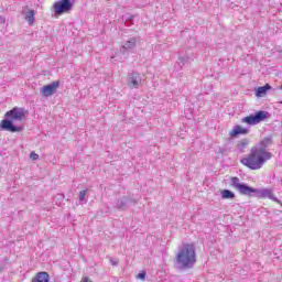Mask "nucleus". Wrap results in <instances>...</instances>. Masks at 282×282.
I'll list each match as a JSON object with an SVG mask.
<instances>
[{"mask_svg": "<svg viewBox=\"0 0 282 282\" xmlns=\"http://www.w3.org/2000/svg\"><path fill=\"white\" fill-rule=\"evenodd\" d=\"M30 111L25 108L13 107L11 110L4 113V119L0 122V131H9L10 133H21L23 126H17L14 122H21L25 120Z\"/></svg>", "mask_w": 282, "mask_h": 282, "instance_id": "obj_3", "label": "nucleus"}, {"mask_svg": "<svg viewBox=\"0 0 282 282\" xmlns=\"http://www.w3.org/2000/svg\"><path fill=\"white\" fill-rule=\"evenodd\" d=\"M272 115L265 110H258L254 113H251L241 119V122L245 124H249L250 127H254V124H259L260 122H265V120L270 119Z\"/></svg>", "mask_w": 282, "mask_h": 282, "instance_id": "obj_5", "label": "nucleus"}, {"mask_svg": "<svg viewBox=\"0 0 282 282\" xmlns=\"http://www.w3.org/2000/svg\"><path fill=\"white\" fill-rule=\"evenodd\" d=\"M229 8H231V10H235V8H237V4H235V2H231V3L229 4Z\"/></svg>", "mask_w": 282, "mask_h": 282, "instance_id": "obj_24", "label": "nucleus"}, {"mask_svg": "<svg viewBox=\"0 0 282 282\" xmlns=\"http://www.w3.org/2000/svg\"><path fill=\"white\" fill-rule=\"evenodd\" d=\"M230 186L231 188H235L238 191L240 195H245L247 197H258V199H263L268 197V199H271L272 202H275L276 204H280L282 206L281 199H278L276 196L272 193V189L270 188H254L247 183H241V180L237 176L230 177Z\"/></svg>", "mask_w": 282, "mask_h": 282, "instance_id": "obj_2", "label": "nucleus"}, {"mask_svg": "<svg viewBox=\"0 0 282 282\" xmlns=\"http://www.w3.org/2000/svg\"><path fill=\"white\" fill-rule=\"evenodd\" d=\"M127 85L129 89H140L142 86V75L135 70L129 73Z\"/></svg>", "mask_w": 282, "mask_h": 282, "instance_id": "obj_9", "label": "nucleus"}, {"mask_svg": "<svg viewBox=\"0 0 282 282\" xmlns=\"http://www.w3.org/2000/svg\"><path fill=\"white\" fill-rule=\"evenodd\" d=\"M87 189L80 191L79 192V202L82 204H87Z\"/></svg>", "mask_w": 282, "mask_h": 282, "instance_id": "obj_17", "label": "nucleus"}, {"mask_svg": "<svg viewBox=\"0 0 282 282\" xmlns=\"http://www.w3.org/2000/svg\"><path fill=\"white\" fill-rule=\"evenodd\" d=\"M80 282H94L89 276L82 278Z\"/></svg>", "mask_w": 282, "mask_h": 282, "instance_id": "obj_23", "label": "nucleus"}, {"mask_svg": "<svg viewBox=\"0 0 282 282\" xmlns=\"http://www.w3.org/2000/svg\"><path fill=\"white\" fill-rule=\"evenodd\" d=\"M126 25H128V26L133 25V17L129 18V19L126 21Z\"/></svg>", "mask_w": 282, "mask_h": 282, "instance_id": "obj_21", "label": "nucleus"}, {"mask_svg": "<svg viewBox=\"0 0 282 282\" xmlns=\"http://www.w3.org/2000/svg\"><path fill=\"white\" fill-rule=\"evenodd\" d=\"M197 263V251L194 243H184L176 253L174 265L177 270H193Z\"/></svg>", "mask_w": 282, "mask_h": 282, "instance_id": "obj_4", "label": "nucleus"}, {"mask_svg": "<svg viewBox=\"0 0 282 282\" xmlns=\"http://www.w3.org/2000/svg\"><path fill=\"white\" fill-rule=\"evenodd\" d=\"M272 89V86L270 84H265L264 86H259L256 88V97L257 98H263Z\"/></svg>", "mask_w": 282, "mask_h": 282, "instance_id": "obj_14", "label": "nucleus"}, {"mask_svg": "<svg viewBox=\"0 0 282 282\" xmlns=\"http://www.w3.org/2000/svg\"><path fill=\"white\" fill-rule=\"evenodd\" d=\"M139 42H140V37L138 36L130 37L128 41L123 42V44L121 45L119 50L120 54H122L123 56H129V54H131V52L135 50Z\"/></svg>", "mask_w": 282, "mask_h": 282, "instance_id": "obj_8", "label": "nucleus"}, {"mask_svg": "<svg viewBox=\"0 0 282 282\" xmlns=\"http://www.w3.org/2000/svg\"><path fill=\"white\" fill-rule=\"evenodd\" d=\"M58 87H61V80H55L51 84L44 85L41 88V94L43 98H50V96H54V94H56V91L58 90Z\"/></svg>", "mask_w": 282, "mask_h": 282, "instance_id": "obj_10", "label": "nucleus"}, {"mask_svg": "<svg viewBox=\"0 0 282 282\" xmlns=\"http://www.w3.org/2000/svg\"><path fill=\"white\" fill-rule=\"evenodd\" d=\"M3 272V267L0 263V273Z\"/></svg>", "mask_w": 282, "mask_h": 282, "instance_id": "obj_25", "label": "nucleus"}, {"mask_svg": "<svg viewBox=\"0 0 282 282\" xmlns=\"http://www.w3.org/2000/svg\"><path fill=\"white\" fill-rule=\"evenodd\" d=\"M4 261H6V262H8V261H9V259H8V258H4Z\"/></svg>", "mask_w": 282, "mask_h": 282, "instance_id": "obj_27", "label": "nucleus"}, {"mask_svg": "<svg viewBox=\"0 0 282 282\" xmlns=\"http://www.w3.org/2000/svg\"><path fill=\"white\" fill-rule=\"evenodd\" d=\"M186 63H188V57H178V65H181V67H184Z\"/></svg>", "mask_w": 282, "mask_h": 282, "instance_id": "obj_18", "label": "nucleus"}, {"mask_svg": "<svg viewBox=\"0 0 282 282\" xmlns=\"http://www.w3.org/2000/svg\"><path fill=\"white\" fill-rule=\"evenodd\" d=\"M30 158H31V160H39V154H36V152H31L30 153Z\"/></svg>", "mask_w": 282, "mask_h": 282, "instance_id": "obj_20", "label": "nucleus"}, {"mask_svg": "<svg viewBox=\"0 0 282 282\" xmlns=\"http://www.w3.org/2000/svg\"><path fill=\"white\" fill-rule=\"evenodd\" d=\"M74 10V1H56L53 4L54 17L67 14Z\"/></svg>", "mask_w": 282, "mask_h": 282, "instance_id": "obj_6", "label": "nucleus"}, {"mask_svg": "<svg viewBox=\"0 0 282 282\" xmlns=\"http://www.w3.org/2000/svg\"><path fill=\"white\" fill-rule=\"evenodd\" d=\"M109 261H110L111 265H118V260L117 259L109 258Z\"/></svg>", "mask_w": 282, "mask_h": 282, "instance_id": "obj_22", "label": "nucleus"}, {"mask_svg": "<svg viewBox=\"0 0 282 282\" xmlns=\"http://www.w3.org/2000/svg\"><path fill=\"white\" fill-rule=\"evenodd\" d=\"M138 279H140V281H144L147 279V272L142 271L137 275Z\"/></svg>", "mask_w": 282, "mask_h": 282, "instance_id": "obj_19", "label": "nucleus"}, {"mask_svg": "<svg viewBox=\"0 0 282 282\" xmlns=\"http://www.w3.org/2000/svg\"><path fill=\"white\" fill-rule=\"evenodd\" d=\"M32 282H50V273L41 271L35 274V276L32 279Z\"/></svg>", "mask_w": 282, "mask_h": 282, "instance_id": "obj_15", "label": "nucleus"}, {"mask_svg": "<svg viewBox=\"0 0 282 282\" xmlns=\"http://www.w3.org/2000/svg\"><path fill=\"white\" fill-rule=\"evenodd\" d=\"M249 144H250V139L248 138L241 139L237 142L236 150L238 151V153H246V149H248Z\"/></svg>", "mask_w": 282, "mask_h": 282, "instance_id": "obj_13", "label": "nucleus"}, {"mask_svg": "<svg viewBox=\"0 0 282 282\" xmlns=\"http://www.w3.org/2000/svg\"><path fill=\"white\" fill-rule=\"evenodd\" d=\"M272 144H274L272 134L264 137L258 145L251 148L247 156L240 159V164L250 169V171L263 169V164H265L268 160H272V152L268 151Z\"/></svg>", "mask_w": 282, "mask_h": 282, "instance_id": "obj_1", "label": "nucleus"}, {"mask_svg": "<svg viewBox=\"0 0 282 282\" xmlns=\"http://www.w3.org/2000/svg\"><path fill=\"white\" fill-rule=\"evenodd\" d=\"M22 14L24 15V19L29 25H34V21H36L34 18L36 15V9H34L32 4L22 7Z\"/></svg>", "mask_w": 282, "mask_h": 282, "instance_id": "obj_11", "label": "nucleus"}, {"mask_svg": "<svg viewBox=\"0 0 282 282\" xmlns=\"http://www.w3.org/2000/svg\"><path fill=\"white\" fill-rule=\"evenodd\" d=\"M138 205V199L134 198L133 196H122L117 199L115 204V208L117 210H129L131 206H137Z\"/></svg>", "mask_w": 282, "mask_h": 282, "instance_id": "obj_7", "label": "nucleus"}, {"mask_svg": "<svg viewBox=\"0 0 282 282\" xmlns=\"http://www.w3.org/2000/svg\"><path fill=\"white\" fill-rule=\"evenodd\" d=\"M250 133V129L243 128L239 124H236L232 130L229 132L231 138H239V135H248Z\"/></svg>", "mask_w": 282, "mask_h": 282, "instance_id": "obj_12", "label": "nucleus"}, {"mask_svg": "<svg viewBox=\"0 0 282 282\" xmlns=\"http://www.w3.org/2000/svg\"><path fill=\"white\" fill-rule=\"evenodd\" d=\"M58 197L63 198V197H65V195H63V194H59V195H58Z\"/></svg>", "mask_w": 282, "mask_h": 282, "instance_id": "obj_26", "label": "nucleus"}, {"mask_svg": "<svg viewBox=\"0 0 282 282\" xmlns=\"http://www.w3.org/2000/svg\"><path fill=\"white\" fill-rule=\"evenodd\" d=\"M220 197H221V199H235V197H237V195H235V192H232L230 189H223V191H220Z\"/></svg>", "mask_w": 282, "mask_h": 282, "instance_id": "obj_16", "label": "nucleus"}]
</instances>
